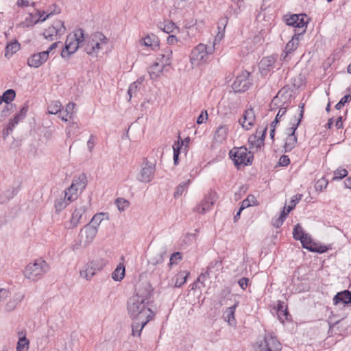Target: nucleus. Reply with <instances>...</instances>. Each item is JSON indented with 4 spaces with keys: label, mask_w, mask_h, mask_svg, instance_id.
<instances>
[{
    "label": "nucleus",
    "mask_w": 351,
    "mask_h": 351,
    "mask_svg": "<svg viewBox=\"0 0 351 351\" xmlns=\"http://www.w3.org/2000/svg\"><path fill=\"white\" fill-rule=\"evenodd\" d=\"M152 294V290L148 283L136 289L135 295L128 301V311L132 319L150 320L153 318L154 313L147 306Z\"/></svg>",
    "instance_id": "1"
},
{
    "label": "nucleus",
    "mask_w": 351,
    "mask_h": 351,
    "mask_svg": "<svg viewBox=\"0 0 351 351\" xmlns=\"http://www.w3.org/2000/svg\"><path fill=\"white\" fill-rule=\"evenodd\" d=\"M86 39L84 30L81 28L77 29L74 34H69L65 41L64 49L61 52V56L63 58H68L74 53L80 47L85 45Z\"/></svg>",
    "instance_id": "2"
},
{
    "label": "nucleus",
    "mask_w": 351,
    "mask_h": 351,
    "mask_svg": "<svg viewBox=\"0 0 351 351\" xmlns=\"http://www.w3.org/2000/svg\"><path fill=\"white\" fill-rule=\"evenodd\" d=\"M215 51V43L213 46H207L199 43L195 47L190 54V63L192 68L199 66L208 61L209 56Z\"/></svg>",
    "instance_id": "3"
},
{
    "label": "nucleus",
    "mask_w": 351,
    "mask_h": 351,
    "mask_svg": "<svg viewBox=\"0 0 351 351\" xmlns=\"http://www.w3.org/2000/svg\"><path fill=\"white\" fill-rule=\"evenodd\" d=\"M49 270L47 263L43 259H37L29 263L23 270L24 276L32 281L40 279Z\"/></svg>",
    "instance_id": "4"
},
{
    "label": "nucleus",
    "mask_w": 351,
    "mask_h": 351,
    "mask_svg": "<svg viewBox=\"0 0 351 351\" xmlns=\"http://www.w3.org/2000/svg\"><path fill=\"white\" fill-rule=\"evenodd\" d=\"M97 233V229L91 226L85 225L80 230L77 239L72 245V250L75 251L80 248L86 247L93 241Z\"/></svg>",
    "instance_id": "5"
},
{
    "label": "nucleus",
    "mask_w": 351,
    "mask_h": 351,
    "mask_svg": "<svg viewBox=\"0 0 351 351\" xmlns=\"http://www.w3.org/2000/svg\"><path fill=\"white\" fill-rule=\"evenodd\" d=\"M229 154L237 168L241 165H251L254 158L253 154L250 152H247L244 147H234L230 150Z\"/></svg>",
    "instance_id": "6"
},
{
    "label": "nucleus",
    "mask_w": 351,
    "mask_h": 351,
    "mask_svg": "<svg viewBox=\"0 0 351 351\" xmlns=\"http://www.w3.org/2000/svg\"><path fill=\"white\" fill-rule=\"evenodd\" d=\"M66 28L64 22L61 20H56L53 23L45 29L43 33L45 38L49 41L58 40L64 34Z\"/></svg>",
    "instance_id": "7"
},
{
    "label": "nucleus",
    "mask_w": 351,
    "mask_h": 351,
    "mask_svg": "<svg viewBox=\"0 0 351 351\" xmlns=\"http://www.w3.org/2000/svg\"><path fill=\"white\" fill-rule=\"evenodd\" d=\"M167 256V250L164 246H157L152 248L148 254L147 262L149 266H156L163 263Z\"/></svg>",
    "instance_id": "8"
},
{
    "label": "nucleus",
    "mask_w": 351,
    "mask_h": 351,
    "mask_svg": "<svg viewBox=\"0 0 351 351\" xmlns=\"http://www.w3.org/2000/svg\"><path fill=\"white\" fill-rule=\"evenodd\" d=\"M304 104H300L299 106L300 108V117L297 121V124L292 128V133H289V135L285 139L284 149L285 152H291L296 145L298 138L295 134V130H297L299 124L301 122L302 118L304 114Z\"/></svg>",
    "instance_id": "9"
},
{
    "label": "nucleus",
    "mask_w": 351,
    "mask_h": 351,
    "mask_svg": "<svg viewBox=\"0 0 351 351\" xmlns=\"http://www.w3.org/2000/svg\"><path fill=\"white\" fill-rule=\"evenodd\" d=\"M155 163L148 161L145 158L143 162L141 169L137 176V180L141 182H149L154 177Z\"/></svg>",
    "instance_id": "10"
},
{
    "label": "nucleus",
    "mask_w": 351,
    "mask_h": 351,
    "mask_svg": "<svg viewBox=\"0 0 351 351\" xmlns=\"http://www.w3.org/2000/svg\"><path fill=\"white\" fill-rule=\"evenodd\" d=\"M250 73L244 71L237 76L232 88L235 93H242L247 90L251 85V80L249 79Z\"/></svg>",
    "instance_id": "11"
},
{
    "label": "nucleus",
    "mask_w": 351,
    "mask_h": 351,
    "mask_svg": "<svg viewBox=\"0 0 351 351\" xmlns=\"http://www.w3.org/2000/svg\"><path fill=\"white\" fill-rule=\"evenodd\" d=\"M280 343L276 337L271 335H266L256 348V351H280Z\"/></svg>",
    "instance_id": "12"
},
{
    "label": "nucleus",
    "mask_w": 351,
    "mask_h": 351,
    "mask_svg": "<svg viewBox=\"0 0 351 351\" xmlns=\"http://www.w3.org/2000/svg\"><path fill=\"white\" fill-rule=\"evenodd\" d=\"M218 198L216 192L210 191L202 202L195 208V211L204 214L209 210Z\"/></svg>",
    "instance_id": "13"
},
{
    "label": "nucleus",
    "mask_w": 351,
    "mask_h": 351,
    "mask_svg": "<svg viewBox=\"0 0 351 351\" xmlns=\"http://www.w3.org/2000/svg\"><path fill=\"white\" fill-rule=\"evenodd\" d=\"M300 241H301L302 247L311 252L322 254L326 252L328 250L326 246L319 245L313 242L311 236L307 233L304 234L302 239H300Z\"/></svg>",
    "instance_id": "14"
},
{
    "label": "nucleus",
    "mask_w": 351,
    "mask_h": 351,
    "mask_svg": "<svg viewBox=\"0 0 351 351\" xmlns=\"http://www.w3.org/2000/svg\"><path fill=\"white\" fill-rule=\"evenodd\" d=\"M87 209V204H82L76 207L72 213V216L69 221L68 222L66 228L68 229H73L76 228L80 223V219L82 218L83 215L85 213Z\"/></svg>",
    "instance_id": "15"
},
{
    "label": "nucleus",
    "mask_w": 351,
    "mask_h": 351,
    "mask_svg": "<svg viewBox=\"0 0 351 351\" xmlns=\"http://www.w3.org/2000/svg\"><path fill=\"white\" fill-rule=\"evenodd\" d=\"M48 60V52L34 53L27 59V64L30 67L38 68Z\"/></svg>",
    "instance_id": "16"
},
{
    "label": "nucleus",
    "mask_w": 351,
    "mask_h": 351,
    "mask_svg": "<svg viewBox=\"0 0 351 351\" xmlns=\"http://www.w3.org/2000/svg\"><path fill=\"white\" fill-rule=\"evenodd\" d=\"M255 121V113L252 108L247 109L243 115V119L239 122L245 130H250L254 125Z\"/></svg>",
    "instance_id": "17"
},
{
    "label": "nucleus",
    "mask_w": 351,
    "mask_h": 351,
    "mask_svg": "<svg viewBox=\"0 0 351 351\" xmlns=\"http://www.w3.org/2000/svg\"><path fill=\"white\" fill-rule=\"evenodd\" d=\"M333 304L337 305L340 303L344 306H351V291L344 290L338 292L332 299Z\"/></svg>",
    "instance_id": "18"
},
{
    "label": "nucleus",
    "mask_w": 351,
    "mask_h": 351,
    "mask_svg": "<svg viewBox=\"0 0 351 351\" xmlns=\"http://www.w3.org/2000/svg\"><path fill=\"white\" fill-rule=\"evenodd\" d=\"M306 14H298V20H295V23L291 26L293 27L294 34L297 35H303L306 32L307 22L304 21Z\"/></svg>",
    "instance_id": "19"
},
{
    "label": "nucleus",
    "mask_w": 351,
    "mask_h": 351,
    "mask_svg": "<svg viewBox=\"0 0 351 351\" xmlns=\"http://www.w3.org/2000/svg\"><path fill=\"white\" fill-rule=\"evenodd\" d=\"M267 130V126L265 125L261 128L257 129V133H261V136L258 138L257 135H252L250 136L248 139V142L256 147H261L264 143V139L266 131Z\"/></svg>",
    "instance_id": "20"
},
{
    "label": "nucleus",
    "mask_w": 351,
    "mask_h": 351,
    "mask_svg": "<svg viewBox=\"0 0 351 351\" xmlns=\"http://www.w3.org/2000/svg\"><path fill=\"white\" fill-rule=\"evenodd\" d=\"M239 302H236L233 306L226 308L223 313V318L226 322L231 326L235 327L237 322L234 317L236 308L238 306Z\"/></svg>",
    "instance_id": "21"
},
{
    "label": "nucleus",
    "mask_w": 351,
    "mask_h": 351,
    "mask_svg": "<svg viewBox=\"0 0 351 351\" xmlns=\"http://www.w3.org/2000/svg\"><path fill=\"white\" fill-rule=\"evenodd\" d=\"M133 323L132 324V335L134 337H139L141 333L142 329L149 321L148 319H132Z\"/></svg>",
    "instance_id": "22"
},
{
    "label": "nucleus",
    "mask_w": 351,
    "mask_h": 351,
    "mask_svg": "<svg viewBox=\"0 0 351 351\" xmlns=\"http://www.w3.org/2000/svg\"><path fill=\"white\" fill-rule=\"evenodd\" d=\"M302 36V35H297L296 34H293L291 40H289L286 45L285 50L284 51L285 53V56L283 57L284 59L286 58L289 53H291L298 48L299 45V41Z\"/></svg>",
    "instance_id": "23"
},
{
    "label": "nucleus",
    "mask_w": 351,
    "mask_h": 351,
    "mask_svg": "<svg viewBox=\"0 0 351 351\" xmlns=\"http://www.w3.org/2000/svg\"><path fill=\"white\" fill-rule=\"evenodd\" d=\"M228 132V127L226 125L217 128L215 132L213 139L216 143H222L226 139Z\"/></svg>",
    "instance_id": "24"
},
{
    "label": "nucleus",
    "mask_w": 351,
    "mask_h": 351,
    "mask_svg": "<svg viewBox=\"0 0 351 351\" xmlns=\"http://www.w3.org/2000/svg\"><path fill=\"white\" fill-rule=\"evenodd\" d=\"M97 271H99L97 269H95V267L91 264V262L89 261L85 265V269L80 271V275L86 280H90Z\"/></svg>",
    "instance_id": "25"
},
{
    "label": "nucleus",
    "mask_w": 351,
    "mask_h": 351,
    "mask_svg": "<svg viewBox=\"0 0 351 351\" xmlns=\"http://www.w3.org/2000/svg\"><path fill=\"white\" fill-rule=\"evenodd\" d=\"M189 273L186 271H180L178 272L173 278L172 281L173 282V286L175 287H182L186 281V278Z\"/></svg>",
    "instance_id": "26"
},
{
    "label": "nucleus",
    "mask_w": 351,
    "mask_h": 351,
    "mask_svg": "<svg viewBox=\"0 0 351 351\" xmlns=\"http://www.w3.org/2000/svg\"><path fill=\"white\" fill-rule=\"evenodd\" d=\"M24 295L21 293H17L11 298L5 305V311L10 312L12 311L17 304L23 300Z\"/></svg>",
    "instance_id": "27"
},
{
    "label": "nucleus",
    "mask_w": 351,
    "mask_h": 351,
    "mask_svg": "<svg viewBox=\"0 0 351 351\" xmlns=\"http://www.w3.org/2000/svg\"><path fill=\"white\" fill-rule=\"evenodd\" d=\"M20 47L21 45L17 40L8 43L5 47V56L6 58L11 57L20 49Z\"/></svg>",
    "instance_id": "28"
},
{
    "label": "nucleus",
    "mask_w": 351,
    "mask_h": 351,
    "mask_svg": "<svg viewBox=\"0 0 351 351\" xmlns=\"http://www.w3.org/2000/svg\"><path fill=\"white\" fill-rule=\"evenodd\" d=\"M1 97L3 98V101L7 104V106L3 110V112H4L5 111H8L10 110L9 104L15 98L16 93L13 89H8L3 93Z\"/></svg>",
    "instance_id": "29"
},
{
    "label": "nucleus",
    "mask_w": 351,
    "mask_h": 351,
    "mask_svg": "<svg viewBox=\"0 0 351 351\" xmlns=\"http://www.w3.org/2000/svg\"><path fill=\"white\" fill-rule=\"evenodd\" d=\"M17 193V189L16 188H10L3 191L0 195V202L4 204L13 198L14 196Z\"/></svg>",
    "instance_id": "30"
},
{
    "label": "nucleus",
    "mask_w": 351,
    "mask_h": 351,
    "mask_svg": "<svg viewBox=\"0 0 351 351\" xmlns=\"http://www.w3.org/2000/svg\"><path fill=\"white\" fill-rule=\"evenodd\" d=\"M90 261L95 267V269H97L99 271L102 270L108 263V260L102 256H96Z\"/></svg>",
    "instance_id": "31"
},
{
    "label": "nucleus",
    "mask_w": 351,
    "mask_h": 351,
    "mask_svg": "<svg viewBox=\"0 0 351 351\" xmlns=\"http://www.w3.org/2000/svg\"><path fill=\"white\" fill-rule=\"evenodd\" d=\"M172 53L173 51L170 48H166L163 53L160 54V60L161 61L162 64H163V66L165 65H171V59H172Z\"/></svg>",
    "instance_id": "32"
},
{
    "label": "nucleus",
    "mask_w": 351,
    "mask_h": 351,
    "mask_svg": "<svg viewBox=\"0 0 351 351\" xmlns=\"http://www.w3.org/2000/svg\"><path fill=\"white\" fill-rule=\"evenodd\" d=\"M103 40L106 45L108 42V38L102 33L96 32L90 36L86 43L94 47L96 42Z\"/></svg>",
    "instance_id": "33"
},
{
    "label": "nucleus",
    "mask_w": 351,
    "mask_h": 351,
    "mask_svg": "<svg viewBox=\"0 0 351 351\" xmlns=\"http://www.w3.org/2000/svg\"><path fill=\"white\" fill-rule=\"evenodd\" d=\"M78 190H84L87 184V178L85 174H81L77 179L73 180L72 184Z\"/></svg>",
    "instance_id": "34"
},
{
    "label": "nucleus",
    "mask_w": 351,
    "mask_h": 351,
    "mask_svg": "<svg viewBox=\"0 0 351 351\" xmlns=\"http://www.w3.org/2000/svg\"><path fill=\"white\" fill-rule=\"evenodd\" d=\"M143 42L145 46L151 47L153 49L159 46V39L154 34L147 36Z\"/></svg>",
    "instance_id": "35"
},
{
    "label": "nucleus",
    "mask_w": 351,
    "mask_h": 351,
    "mask_svg": "<svg viewBox=\"0 0 351 351\" xmlns=\"http://www.w3.org/2000/svg\"><path fill=\"white\" fill-rule=\"evenodd\" d=\"M158 27L164 32H166L167 34L173 32L174 29L177 28L176 24L171 21H167L165 23H159Z\"/></svg>",
    "instance_id": "36"
},
{
    "label": "nucleus",
    "mask_w": 351,
    "mask_h": 351,
    "mask_svg": "<svg viewBox=\"0 0 351 351\" xmlns=\"http://www.w3.org/2000/svg\"><path fill=\"white\" fill-rule=\"evenodd\" d=\"M53 6H54L56 9L53 11L49 12L48 14L45 11H38V12L39 15V19L37 21V22H44L50 16L60 12V9L56 6V5L54 4Z\"/></svg>",
    "instance_id": "37"
},
{
    "label": "nucleus",
    "mask_w": 351,
    "mask_h": 351,
    "mask_svg": "<svg viewBox=\"0 0 351 351\" xmlns=\"http://www.w3.org/2000/svg\"><path fill=\"white\" fill-rule=\"evenodd\" d=\"M77 191H78V189L76 187H75L73 184H71L70 186V187H69L65 191L64 195H65V198H66L67 201H69V202H71L73 200H75L77 197Z\"/></svg>",
    "instance_id": "38"
},
{
    "label": "nucleus",
    "mask_w": 351,
    "mask_h": 351,
    "mask_svg": "<svg viewBox=\"0 0 351 351\" xmlns=\"http://www.w3.org/2000/svg\"><path fill=\"white\" fill-rule=\"evenodd\" d=\"M105 216H106V214L103 213L95 214L93 217L90 223H88L87 225L91 226L92 227L97 229V228L99 227V226L100 225L101 221L104 219Z\"/></svg>",
    "instance_id": "39"
},
{
    "label": "nucleus",
    "mask_w": 351,
    "mask_h": 351,
    "mask_svg": "<svg viewBox=\"0 0 351 351\" xmlns=\"http://www.w3.org/2000/svg\"><path fill=\"white\" fill-rule=\"evenodd\" d=\"M191 183V180L188 179L186 181H184L180 183L177 187L174 192L173 196L174 197H178L183 194V193L189 188V186Z\"/></svg>",
    "instance_id": "40"
},
{
    "label": "nucleus",
    "mask_w": 351,
    "mask_h": 351,
    "mask_svg": "<svg viewBox=\"0 0 351 351\" xmlns=\"http://www.w3.org/2000/svg\"><path fill=\"white\" fill-rule=\"evenodd\" d=\"M125 276V267L119 265L112 274V278L116 281L121 280Z\"/></svg>",
    "instance_id": "41"
},
{
    "label": "nucleus",
    "mask_w": 351,
    "mask_h": 351,
    "mask_svg": "<svg viewBox=\"0 0 351 351\" xmlns=\"http://www.w3.org/2000/svg\"><path fill=\"white\" fill-rule=\"evenodd\" d=\"M142 82L143 80L139 79L130 85L128 90V94L129 95L130 99L132 98V96H135L136 95V93L138 90V87L142 84Z\"/></svg>",
    "instance_id": "42"
},
{
    "label": "nucleus",
    "mask_w": 351,
    "mask_h": 351,
    "mask_svg": "<svg viewBox=\"0 0 351 351\" xmlns=\"http://www.w3.org/2000/svg\"><path fill=\"white\" fill-rule=\"evenodd\" d=\"M62 104L59 101H51L48 106V113L51 114H57L60 112Z\"/></svg>",
    "instance_id": "43"
},
{
    "label": "nucleus",
    "mask_w": 351,
    "mask_h": 351,
    "mask_svg": "<svg viewBox=\"0 0 351 351\" xmlns=\"http://www.w3.org/2000/svg\"><path fill=\"white\" fill-rule=\"evenodd\" d=\"M163 66H160L158 63L154 64L149 70V73L152 79H155L158 74L162 71Z\"/></svg>",
    "instance_id": "44"
},
{
    "label": "nucleus",
    "mask_w": 351,
    "mask_h": 351,
    "mask_svg": "<svg viewBox=\"0 0 351 351\" xmlns=\"http://www.w3.org/2000/svg\"><path fill=\"white\" fill-rule=\"evenodd\" d=\"M29 349V340L25 337H21L17 343L16 351H27Z\"/></svg>",
    "instance_id": "45"
},
{
    "label": "nucleus",
    "mask_w": 351,
    "mask_h": 351,
    "mask_svg": "<svg viewBox=\"0 0 351 351\" xmlns=\"http://www.w3.org/2000/svg\"><path fill=\"white\" fill-rule=\"evenodd\" d=\"M256 202V197L252 195H249L246 199H245L241 205V210H243L250 206L255 205Z\"/></svg>",
    "instance_id": "46"
},
{
    "label": "nucleus",
    "mask_w": 351,
    "mask_h": 351,
    "mask_svg": "<svg viewBox=\"0 0 351 351\" xmlns=\"http://www.w3.org/2000/svg\"><path fill=\"white\" fill-rule=\"evenodd\" d=\"M305 234L304 232L302 227L300 224L298 223L295 226L293 231V237L295 240L302 239L303 235Z\"/></svg>",
    "instance_id": "47"
},
{
    "label": "nucleus",
    "mask_w": 351,
    "mask_h": 351,
    "mask_svg": "<svg viewBox=\"0 0 351 351\" xmlns=\"http://www.w3.org/2000/svg\"><path fill=\"white\" fill-rule=\"evenodd\" d=\"M274 60L270 57L263 58L260 62V66L263 69H268L273 67Z\"/></svg>",
    "instance_id": "48"
},
{
    "label": "nucleus",
    "mask_w": 351,
    "mask_h": 351,
    "mask_svg": "<svg viewBox=\"0 0 351 351\" xmlns=\"http://www.w3.org/2000/svg\"><path fill=\"white\" fill-rule=\"evenodd\" d=\"M70 202L67 201L66 198L60 199L56 201L55 208L56 211L60 212L63 210Z\"/></svg>",
    "instance_id": "49"
},
{
    "label": "nucleus",
    "mask_w": 351,
    "mask_h": 351,
    "mask_svg": "<svg viewBox=\"0 0 351 351\" xmlns=\"http://www.w3.org/2000/svg\"><path fill=\"white\" fill-rule=\"evenodd\" d=\"M277 315L282 323H284L286 320H289L291 317L287 308L285 310H282L281 308L280 310H277Z\"/></svg>",
    "instance_id": "50"
},
{
    "label": "nucleus",
    "mask_w": 351,
    "mask_h": 351,
    "mask_svg": "<svg viewBox=\"0 0 351 351\" xmlns=\"http://www.w3.org/2000/svg\"><path fill=\"white\" fill-rule=\"evenodd\" d=\"M348 171L346 169H337L334 171V177L332 180H341L346 177Z\"/></svg>",
    "instance_id": "51"
},
{
    "label": "nucleus",
    "mask_w": 351,
    "mask_h": 351,
    "mask_svg": "<svg viewBox=\"0 0 351 351\" xmlns=\"http://www.w3.org/2000/svg\"><path fill=\"white\" fill-rule=\"evenodd\" d=\"M22 119H23V118H22L19 114H16L14 117L10 121L7 127V130L12 131L15 125H17L18 123Z\"/></svg>",
    "instance_id": "52"
},
{
    "label": "nucleus",
    "mask_w": 351,
    "mask_h": 351,
    "mask_svg": "<svg viewBox=\"0 0 351 351\" xmlns=\"http://www.w3.org/2000/svg\"><path fill=\"white\" fill-rule=\"evenodd\" d=\"M22 119H23V118H22L19 114H16L14 117L10 121L7 127V130L12 131L15 125H17L18 123Z\"/></svg>",
    "instance_id": "53"
},
{
    "label": "nucleus",
    "mask_w": 351,
    "mask_h": 351,
    "mask_svg": "<svg viewBox=\"0 0 351 351\" xmlns=\"http://www.w3.org/2000/svg\"><path fill=\"white\" fill-rule=\"evenodd\" d=\"M22 119H23V118H22L19 114H16L14 117L10 121L7 127V130L12 131L15 125H17L18 123Z\"/></svg>",
    "instance_id": "54"
},
{
    "label": "nucleus",
    "mask_w": 351,
    "mask_h": 351,
    "mask_svg": "<svg viewBox=\"0 0 351 351\" xmlns=\"http://www.w3.org/2000/svg\"><path fill=\"white\" fill-rule=\"evenodd\" d=\"M22 119H23V118H22L19 114H16L14 117L10 121L7 127V130L12 131L15 125H17L18 123Z\"/></svg>",
    "instance_id": "55"
},
{
    "label": "nucleus",
    "mask_w": 351,
    "mask_h": 351,
    "mask_svg": "<svg viewBox=\"0 0 351 351\" xmlns=\"http://www.w3.org/2000/svg\"><path fill=\"white\" fill-rule=\"evenodd\" d=\"M22 119H23V118H22L19 114H16L14 117L10 121L7 127V130L12 131L15 125H17L18 123Z\"/></svg>",
    "instance_id": "56"
},
{
    "label": "nucleus",
    "mask_w": 351,
    "mask_h": 351,
    "mask_svg": "<svg viewBox=\"0 0 351 351\" xmlns=\"http://www.w3.org/2000/svg\"><path fill=\"white\" fill-rule=\"evenodd\" d=\"M295 20H298V14L285 15L283 16L284 22L289 27H291L293 23H295Z\"/></svg>",
    "instance_id": "57"
},
{
    "label": "nucleus",
    "mask_w": 351,
    "mask_h": 351,
    "mask_svg": "<svg viewBox=\"0 0 351 351\" xmlns=\"http://www.w3.org/2000/svg\"><path fill=\"white\" fill-rule=\"evenodd\" d=\"M116 204L120 211H123L125 208L129 206V202L123 198H118L116 201Z\"/></svg>",
    "instance_id": "58"
},
{
    "label": "nucleus",
    "mask_w": 351,
    "mask_h": 351,
    "mask_svg": "<svg viewBox=\"0 0 351 351\" xmlns=\"http://www.w3.org/2000/svg\"><path fill=\"white\" fill-rule=\"evenodd\" d=\"M302 197V195L301 194H297L292 197L290 204L287 206L289 210H292L295 208V205L300 202Z\"/></svg>",
    "instance_id": "59"
},
{
    "label": "nucleus",
    "mask_w": 351,
    "mask_h": 351,
    "mask_svg": "<svg viewBox=\"0 0 351 351\" xmlns=\"http://www.w3.org/2000/svg\"><path fill=\"white\" fill-rule=\"evenodd\" d=\"M351 99V95H346L344 97H343L341 100L336 104L335 108L337 110H340L341 108L344 106L346 103L350 101Z\"/></svg>",
    "instance_id": "60"
},
{
    "label": "nucleus",
    "mask_w": 351,
    "mask_h": 351,
    "mask_svg": "<svg viewBox=\"0 0 351 351\" xmlns=\"http://www.w3.org/2000/svg\"><path fill=\"white\" fill-rule=\"evenodd\" d=\"M182 258V253L178 252L173 253L169 259V265H172L173 264H177V261L181 260Z\"/></svg>",
    "instance_id": "61"
},
{
    "label": "nucleus",
    "mask_w": 351,
    "mask_h": 351,
    "mask_svg": "<svg viewBox=\"0 0 351 351\" xmlns=\"http://www.w3.org/2000/svg\"><path fill=\"white\" fill-rule=\"evenodd\" d=\"M75 104L74 103H69L65 108L64 113L66 114V115H69L70 119H72L73 114V110L75 108Z\"/></svg>",
    "instance_id": "62"
},
{
    "label": "nucleus",
    "mask_w": 351,
    "mask_h": 351,
    "mask_svg": "<svg viewBox=\"0 0 351 351\" xmlns=\"http://www.w3.org/2000/svg\"><path fill=\"white\" fill-rule=\"evenodd\" d=\"M208 119V112L206 110L202 111L197 119V123L202 124Z\"/></svg>",
    "instance_id": "63"
},
{
    "label": "nucleus",
    "mask_w": 351,
    "mask_h": 351,
    "mask_svg": "<svg viewBox=\"0 0 351 351\" xmlns=\"http://www.w3.org/2000/svg\"><path fill=\"white\" fill-rule=\"evenodd\" d=\"M248 283L249 279L245 277H243L238 280V284L243 290H245L247 288Z\"/></svg>",
    "instance_id": "64"
}]
</instances>
